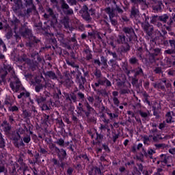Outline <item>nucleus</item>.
<instances>
[{
    "instance_id": "f257e3e1",
    "label": "nucleus",
    "mask_w": 175,
    "mask_h": 175,
    "mask_svg": "<svg viewBox=\"0 0 175 175\" xmlns=\"http://www.w3.org/2000/svg\"><path fill=\"white\" fill-rule=\"evenodd\" d=\"M154 43L157 44H164V46H169V41L167 40H163L162 34L158 31V38H155Z\"/></svg>"
},
{
    "instance_id": "f03ea898",
    "label": "nucleus",
    "mask_w": 175,
    "mask_h": 175,
    "mask_svg": "<svg viewBox=\"0 0 175 175\" xmlns=\"http://www.w3.org/2000/svg\"><path fill=\"white\" fill-rule=\"evenodd\" d=\"M10 85L14 92H17L20 90V87H21V82L18 78H16L15 82H11Z\"/></svg>"
},
{
    "instance_id": "7ed1b4c3",
    "label": "nucleus",
    "mask_w": 175,
    "mask_h": 175,
    "mask_svg": "<svg viewBox=\"0 0 175 175\" xmlns=\"http://www.w3.org/2000/svg\"><path fill=\"white\" fill-rule=\"evenodd\" d=\"M105 12L109 14L112 25H117V21L113 20V17H114V12L113 10L110 8H107Z\"/></svg>"
},
{
    "instance_id": "20e7f679",
    "label": "nucleus",
    "mask_w": 175,
    "mask_h": 175,
    "mask_svg": "<svg viewBox=\"0 0 175 175\" xmlns=\"http://www.w3.org/2000/svg\"><path fill=\"white\" fill-rule=\"evenodd\" d=\"M29 95V92H27V90H23L19 95H18V98L21 99V98H27V100H29L31 105H33V100H31Z\"/></svg>"
},
{
    "instance_id": "39448f33",
    "label": "nucleus",
    "mask_w": 175,
    "mask_h": 175,
    "mask_svg": "<svg viewBox=\"0 0 175 175\" xmlns=\"http://www.w3.org/2000/svg\"><path fill=\"white\" fill-rule=\"evenodd\" d=\"M173 116H174V112H167V113L165 114V121L167 124H172V122H174V120H173Z\"/></svg>"
},
{
    "instance_id": "423d86ee",
    "label": "nucleus",
    "mask_w": 175,
    "mask_h": 175,
    "mask_svg": "<svg viewBox=\"0 0 175 175\" xmlns=\"http://www.w3.org/2000/svg\"><path fill=\"white\" fill-rule=\"evenodd\" d=\"M124 32L126 33V36H128L129 40L132 38V36L135 34V31L131 27H124L123 29Z\"/></svg>"
},
{
    "instance_id": "0eeeda50",
    "label": "nucleus",
    "mask_w": 175,
    "mask_h": 175,
    "mask_svg": "<svg viewBox=\"0 0 175 175\" xmlns=\"http://www.w3.org/2000/svg\"><path fill=\"white\" fill-rule=\"evenodd\" d=\"M62 9L66 10V11H64V13L66 14H73V10L69 8V5L64 1H63L62 4Z\"/></svg>"
},
{
    "instance_id": "6e6552de",
    "label": "nucleus",
    "mask_w": 175,
    "mask_h": 175,
    "mask_svg": "<svg viewBox=\"0 0 175 175\" xmlns=\"http://www.w3.org/2000/svg\"><path fill=\"white\" fill-rule=\"evenodd\" d=\"M161 161H157V165H159V163H161L163 165V166H165V165H167L168 158L166 157V155L161 154Z\"/></svg>"
},
{
    "instance_id": "1a4fd4ad",
    "label": "nucleus",
    "mask_w": 175,
    "mask_h": 175,
    "mask_svg": "<svg viewBox=\"0 0 175 175\" xmlns=\"http://www.w3.org/2000/svg\"><path fill=\"white\" fill-rule=\"evenodd\" d=\"M14 2L15 3L13 7L14 10L17 11L23 8V2H21V0H14Z\"/></svg>"
},
{
    "instance_id": "9d476101",
    "label": "nucleus",
    "mask_w": 175,
    "mask_h": 175,
    "mask_svg": "<svg viewBox=\"0 0 175 175\" xmlns=\"http://www.w3.org/2000/svg\"><path fill=\"white\" fill-rule=\"evenodd\" d=\"M143 27L148 36H151L152 35V27H150V24L147 23L146 25H143Z\"/></svg>"
},
{
    "instance_id": "9b49d317",
    "label": "nucleus",
    "mask_w": 175,
    "mask_h": 175,
    "mask_svg": "<svg viewBox=\"0 0 175 175\" xmlns=\"http://www.w3.org/2000/svg\"><path fill=\"white\" fill-rule=\"evenodd\" d=\"M58 157L60 161H64L66 159V151H65L64 149L60 150L58 154Z\"/></svg>"
},
{
    "instance_id": "f8f14e48",
    "label": "nucleus",
    "mask_w": 175,
    "mask_h": 175,
    "mask_svg": "<svg viewBox=\"0 0 175 175\" xmlns=\"http://www.w3.org/2000/svg\"><path fill=\"white\" fill-rule=\"evenodd\" d=\"M157 18H159L160 21H162V23H166V21L169 20V15L165 14L159 17L154 16V20H157Z\"/></svg>"
},
{
    "instance_id": "ddd939ff",
    "label": "nucleus",
    "mask_w": 175,
    "mask_h": 175,
    "mask_svg": "<svg viewBox=\"0 0 175 175\" xmlns=\"http://www.w3.org/2000/svg\"><path fill=\"white\" fill-rule=\"evenodd\" d=\"M128 42V40H126L125 38V36H118V43H122V44H126Z\"/></svg>"
},
{
    "instance_id": "4468645a",
    "label": "nucleus",
    "mask_w": 175,
    "mask_h": 175,
    "mask_svg": "<svg viewBox=\"0 0 175 175\" xmlns=\"http://www.w3.org/2000/svg\"><path fill=\"white\" fill-rule=\"evenodd\" d=\"M62 23L64 24L65 28H69V17L66 16L62 20Z\"/></svg>"
},
{
    "instance_id": "2eb2a0df",
    "label": "nucleus",
    "mask_w": 175,
    "mask_h": 175,
    "mask_svg": "<svg viewBox=\"0 0 175 175\" xmlns=\"http://www.w3.org/2000/svg\"><path fill=\"white\" fill-rule=\"evenodd\" d=\"M143 140L144 144L146 146H150V144H151V137L144 136Z\"/></svg>"
},
{
    "instance_id": "dca6fc26",
    "label": "nucleus",
    "mask_w": 175,
    "mask_h": 175,
    "mask_svg": "<svg viewBox=\"0 0 175 175\" xmlns=\"http://www.w3.org/2000/svg\"><path fill=\"white\" fill-rule=\"evenodd\" d=\"M46 76L52 79L53 80H55L57 79V75L53 71H49L46 72Z\"/></svg>"
},
{
    "instance_id": "f3484780",
    "label": "nucleus",
    "mask_w": 175,
    "mask_h": 175,
    "mask_svg": "<svg viewBox=\"0 0 175 175\" xmlns=\"http://www.w3.org/2000/svg\"><path fill=\"white\" fill-rule=\"evenodd\" d=\"M12 24L14 27V31H16V29H17V26L18 25V24H20V20H18L17 18H14L12 21Z\"/></svg>"
},
{
    "instance_id": "a211bd4d",
    "label": "nucleus",
    "mask_w": 175,
    "mask_h": 175,
    "mask_svg": "<svg viewBox=\"0 0 175 175\" xmlns=\"http://www.w3.org/2000/svg\"><path fill=\"white\" fill-rule=\"evenodd\" d=\"M81 12H83V13L86 14V19L88 20V18H90V14H88V7H87V5H83Z\"/></svg>"
},
{
    "instance_id": "6ab92c4d",
    "label": "nucleus",
    "mask_w": 175,
    "mask_h": 175,
    "mask_svg": "<svg viewBox=\"0 0 175 175\" xmlns=\"http://www.w3.org/2000/svg\"><path fill=\"white\" fill-rule=\"evenodd\" d=\"M8 109L10 111H12V112L18 111V107L16 105H14V106L11 105L8 107Z\"/></svg>"
},
{
    "instance_id": "aec40b11",
    "label": "nucleus",
    "mask_w": 175,
    "mask_h": 175,
    "mask_svg": "<svg viewBox=\"0 0 175 175\" xmlns=\"http://www.w3.org/2000/svg\"><path fill=\"white\" fill-rule=\"evenodd\" d=\"M45 99L42 96H38L36 98V101L38 102V105H42L43 102H44Z\"/></svg>"
},
{
    "instance_id": "412c9836",
    "label": "nucleus",
    "mask_w": 175,
    "mask_h": 175,
    "mask_svg": "<svg viewBox=\"0 0 175 175\" xmlns=\"http://www.w3.org/2000/svg\"><path fill=\"white\" fill-rule=\"evenodd\" d=\"M3 125L5 126V132H8V131H10V126H9V124H8V122L6 121H4L3 122Z\"/></svg>"
},
{
    "instance_id": "4be33fe9",
    "label": "nucleus",
    "mask_w": 175,
    "mask_h": 175,
    "mask_svg": "<svg viewBox=\"0 0 175 175\" xmlns=\"http://www.w3.org/2000/svg\"><path fill=\"white\" fill-rule=\"evenodd\" d=\"M154 55H161V49L155 48L154 49Z\"/></svg>"
},
{
    "instance_id": "5701e85b",
    "label": "nucleus",
    "mask_w": 175,
    "mask_h": 175,
    "mask_svg": "<svg viewBox=\"0 0 175 175\" xmlns=\"http://www.w3.org/2000/svg\"><path fill=\"white\" fill-rule=\"evenodd\" d=\"M138 13V11L136 8H135V7H133L131 9V15L132 16H137Z\"/></svg>"
},
{
    "instance_id": "b1692460",
    "label": "nucleus",
    "mask_w": 175,
    "mask_h": 175,
    "mask_svg": "<svg viewBox=\"0 0 175 175\" xmlns=\"http://www.w3.org/2000/svg\"><path fill=\"white\" fill-rule=\"evenodd\" d=\"M24 143H29L31 142V136L27 135L23 138Z\"/></svg>"
},
{
    "instance_id": "393cba45",
    "label": "nucleus",
    "mask_w": 175,
    "mask_h": 175,
    "mask_svg": "<svg viewBox=\"0 0 175 175\" xmlns=\"http://www.w3.org/2000/svg\"><path fill=\"white\" fill-rule=\"evenodd\" d=\"M5 165H3L2 162L0 161V173H5Z\"/></svg>"
},
{
    "instance_id": "a878e982",
    "label": "nucleus",
    "mask_w": 175,
    "mask_h": 175,
    "mask_svg": "<svg viewBox=\"0 0 175 175\" xmlns=\"http://www.w3.org/2000/svg\"><path fill=\"white\" fill-rule=\"evenodd\" d=\"M56 144L62 146L64 144H65V141H64L62 139H59L56 142Z\"/></svg>"
},
{
    "instance_id": "bb28decb",
    "label": "nucleus",
    "mask_w": 175,
    "mask_h": 175,
    "mask_svg": "<svg viewBox=\"0 0 175 175\" xmlns=\"http://www.w3.org/2000/svg\"><path fill=\"white\" fill-rule=\"evenodd\" d=\"M154 87H157L159 90H162L163 91H165V85H162L161 83L155 85Z\"/></svg>"
},
{
    "instance_id": "cd10ccee",
    "label": "nucleus",
    "mask_w": 175,
    "mask_h": 175,
    "mask_svg": "<svg viewBox=\"0 0 175 175\" xmlns=\"http://www.w3.org/2000/svg\"><path fill=\"white\" fill-rule=\"evenodd\" d=\"M154 152V150L152 149H150L148 151L147 157H149V158L152 159V154Z\"/></svg>"
},
{
    "instance_id": "c85d7f7f",
    "label": "nucleus",
    "mask_w": 175,
    "mask_h": 175,
    "mask_svg": "<svg viewBox=\"0 0 175 175\" xmlns=\"http://www.w3.org/2000/svg\"><path fill=\"white\" fill-rule=\"evenodd\" d=\"M113 100L114 105H116V106H118V105H120V100H118V98H117L116 97H114L113 98Z\"/></svg>"
},
{
    "instance_id": "c756f323",
    "label": "nucleus",
    "mask_w": 175,
    "mask_h": 175,
    "mask_svg": "<svg viewBox=\"0 0 175 175\" xmlns=\"http://www.w3.org/2000/svg\"><path fill=\"white\" fill-rule=\"evenodd\" d=\"M170 44L172 49H175V40H170Z\"/></svg>"
},
{
    "instance_id": "7c9ffc66",
    "label": "nucleus",
    "mask_w": 175,
    "mask_h": 175,
    "mask_svg": "<svg viewBox=\"0 0 175 175\" xmlns=\"http://www.w3.org/2000/svg\"><path fill=\"white\" fill-rule=\"evenodd\" d=\"M174 49H167L165 51V54H173Z\"/></svg>"
},
{
    "instance_id": "2f4dec72",
    "label": "nucleus",
    "mask_w": 175,
    "mask_h": 175,
    "mask_svg": "<svg viewBox=\"0 0 175 175\" xmlns=\"http://www.w3.org/2000/svg\"><path fill=\"white\" fill-rule=\"evenodd\" d=\"M6 75H8V72H5L4 75H1V81H0V84L5 83V77H6Z\"/></svg>"
},
{
    "instance_id": "473e14b6",
    "label": "nucleus",
    "mask_w": 175,
    "mask_h": 175,
    "mask_svg": "<svg viewBox=\"0 0 175 175\" xmlns=\"http://www.w3.org/2000/svg\"><path fill=\"white\" fill-rule=\"evenodd\" d=\"M143 74V70L142 68H138L137 70L135 71V75L137 76L138 75H142Z\"/></svg>"
},
{
    "instance_id": "72a5a7b5",
    "label": "nucleus",
    "mask_w": 175,
    "mask_h": 175,
    "mask_svg": "<svg viewBox=\"0 0 175 175\" xmlns=\"http://www.w3.org/2000/svg\"><path fill=\"white\" fill-rule=\"evenodd\" d=\"M32 10H35V7L33 5L32 8H28L27 10V14L28 16V14H29V13H31L32 12Z\"/></svg>"
},
{
    "instance_id": "f704fd0d",
    "label": "nucleus",
    "mask_w": 175,
    "mask_h": 175,
    "mask_svg": "<svg viewBox=\"0 0 175 175\" xmlns=\"http://www.w3.org/2000/svg\"><path fill=\"white\" fill-rule=\"evenodd\" d=\"M131 64H136L137 62V59L135 57H132L130 59Z\"/></svg>"
},
{
    "instance_id": "c9c22d12",
    "label": "nucleus",
    "mask_w": 175,
    "mask_h": 175,
    "mask_svg": "<svg viewBox=\"0 0 175 175\" xmlns=\"http://www.w3.org/2000/svg\"><path fill=\"white\" fill-rule=\"evenodd\" d=\"M154 116H156V118L158 119L159 117H161V113L157 112V111H154Z\"/></svg>"
},
{
    "instance_id": "e433bc0d",
    "label": "nucleus",
    "mask_w": 175,
    "mask_h": 175,
    "mask_svg": "<svg viewBox=\"0 0 175 175\" xmlns=\"http://www.w3.org/2000/svg\"><path fill=\"white\" fill-rule=\"evenodd\" d=\"M154 72L159 75V74L162 73V69H161V68H157L154 70Z\"/></svg>"
},
{
    "instance_id": "4c0bfd02",
    "label": "nucleus",
    "mask_w": 175,
    "mask_h": 175,
    "mask_svg": "<svg viewBox=\"0 0 175 175\" xmlns=\"http://www.w3.org/2000/svg\"><path fill=\"white\" fill-rule=\"evenodd\" d=\"M23 61L29 65V66H31V59H24Z\"/></svg>"
},
{
    "instance_id": "58836bf2",
    "label": "nucleus",
    "mask_w": 175,
    "mask_h": 175,
    "mask_svg": "<svg viewBox=\"0 0 175 175\" xmlns=\"http://www.w3.org/2000/svg\"><path fill=\"white\" fill-rule=\"evenodd\" d=\"M23 114L25 118H27V117H29V113H28V111H27V110L23 111Z\"/></svg>"
},
{
    "instance_id": "ea45409f",
    "label": "nucleus",
    "mask_w": 175,
    "mask_h": 175,
    "mask_svg": "<svg viewBox=\"0 0 175 175\" xmlns=\"http://www.w3.org/2000/svg\"><path fill=\"white\" fill-rule=\"evenodd\" d=\"M133 3H143V0H131Z\"/></svg>"
},
{
    "instance_id": "a19ab883",
    "label": "nucleus",
    "mask_w": 175,
    "mask_h": 175,
    "mask_svg": "<svg viewBox=\"0 0 175 175\" xmlns=\"http://www.w3.org/2000/svg\"><path fill=\"white\" fill-rule=\"evenodd\" d=\"M168 151H169L170 154H172V155L175 154V148L169 149Z\"/></svg>"
},
{
    "instance_id": "79ce46f5",
    "label": "nucleus",
    "mask_w": 175,
    "mask_h": 175,
    "mask_svg": "<svg viewBox=\"0 0 175 175\" xmlns=\"http://www.w3.org/2000/svg\"><path fill=\"white\" fill-rule=\"evenodd\" d=\"M105 83L107 84V87H110V85H111V82L107 79H105Z\"/></svg>"
},
{
    "instance_id": "37998d69",
    "label": "nucleus",
    "mask_w": 175,
    "mask_h": 175,
    "mask_svg": "<svg viewBox=\"0 0 175 175\" xmlns=\"http://www.w3.org/2000/svg\"><path fill=\"white\" fill-rule=\"evenodd\" d=\"M70 100H76V96H75L74 94H71L70 96Z\"/></svg>"
},
{
    "instance_id": "c03bdc74",
    "label": "nucleus",
    "mask_w": 175,
    "mask_h": 175,
    "mask_svg": "<svg viewBox=\"0 0 175 175\" xmlns=\"http://www.w3.org/2000/svg\"><path fill=\"white\" fill-rule=\"evenodd\" d=\"M42 109L43 110H50V107L47 106V105H42Z\"/></svg>"
},
{
    "instance_id": "a18cd8bd",
    "label": "nucleus",
    "mask_w": 175,
    "mask_h": 175,
    "mask_svg": "<svg viewBox=\"0 0 175 175\" xmlns=\"http://www.w3.org/2000/svg\"><path fill=\"white\" fill-rule=\"evenodd\" d=\"M32 172H33V175H39L38 174V170H36V168H33Z\"/></svg>"
},
{
    "instance_id": "49530a36",
    "label": "nucleus",
    "mask_w": 175,
    "mask_h": 175,
    "mask_svg": "<svg viewBox=\"0 0 175 175\" xmlns=\"http://www.w3.org/2000/svg\"><path fill=\"white\" fill-rule=\"evenodd\" d=\"M98 83H100V85H103V84H105V80L98 79Z\"/></svg>"
},
{
    "instance_id": "de8ad7c7",
    "label": "nucleus",
    "mask_w": 175,
    "mask_h": 175,
    "mask_svg": "<svg viewBox=\"0 0 175 175\" xmlns=\"http://www.w3.org/2000/svg\"><path fill=\"white\" fill-rule=\"evenodd\" d=\"M167 75H169V76H173V75H174V71L170 70L167 72Z\"/></svg>"
},
{
    "instance_id": "09e8293b",
    "label": "nucleus",
    "mask_w": 175,
    "mask_h": 175,
    "mask_svg": "<svg viewBox=\"0 0 175 175\" xmlns=\"http://www.w3.org/2000/svg\"><path fill=\"white\" fill-rule=\"evenodd\" d=\"M86 107L89 111H92V110H94V109H92V107H91L88 104L86 105Z\"/></svg>"
},
{
    "instance_id": "8fccbe9b",
    "label": "nucleus",
    "mask_w": 175,
    "mask_h": 175,
    "mask_svg": "<svg viewBox=\"0 0 175 175\" xmlns=\"http://www.w3.org/2000/svg\"><path fill=\"white\" fill-rule=\"evenodd\" d=\"M159 129H163L165 128V123H161L159 126Z\"/></svg>"
},
{
    "instance_id": "3c124183",
    "label": "nucleus",
    "mask_w": 175,
    "mask_h": 175,
    "mask_svg": "<svg viewBox=\"0 0 175 175\" xmlns=\"http://www.w3.org/2000/svg\"><path fill=\"white\" fill-rule=\"evenodd\" d=\"M67 173H68V174H72V173H73V169H72V168H68V171H67Z\"/></svg>"
},
{
    "instance_id": "603ef678",
    "label": "nucleus",
    "mask_w": 175,
    "mask_h": 175,
    "mask_svg": "<svg viewBox=\"0 0 175 175\" xmlns=\"http://www.w3.org/2000/svg\"><path fill=\"white\" fill-rule=\"evenodd\" d=\"M140 115L142 116V117H144V118L147 117V113L146 112H140Z\"/></svg>"
},
{
    "instance_id": "864d4df0",
    "label": "nucleus",
    "mask_w": 175,
    "mask_h": 175,
    "mask_svg": "<svg viewBox=\"0 0 175 175\" xmlns=\"http://www.w3.org/2000/svg\"><path fill=\"white\" fill-rule=\"evenodd\" d=\"M94 64L98 65V66H100V61H99V59H96L94 60Z\"/></svg>"
},
{
    "instance_id": "5fc2aeb1",
    "label": "nucleus",
    "mask_w": 175,
    "mask_h": 175,
    "mask_svg": "<svg viewBox=\"0 0 175 175\" xmlns=\"http://www.w3.org/2000/svg\"><path fill=\"white\" fill-rule=\"evenodd\" d=\"M42 88V86H36V92H39L40 91V89Z\"/></svg>"
},
{
    "instance_id": "6e6d98bb",
    "label": "nucleus",
    "mask_w": 175,
    "mask_h": 175,
    "mask_svg": "<svg viewBox=\"0 0 175 175\" xmlns=\"http://www.w3.org/2000/svg\"><path fill=\"white\" fill-rule=\"evenodd\" d=\"M96 173H98V174H101L102 172L100 171V169L96 168Z\"/></svg>"
},
{
    "instance_id": "4d7b16f0",
    "label": "nucleus",
    "mask_w": 175,
    "mask_h": 175,
    "mask_svg": "<svg viewBox=\"0 0 175 175\" xmlns=\"http://www.w3.org/2000/svg\"><path fill=\"white\" fill-rule=\"evenodd\" d=\"M143 147V144H138L137 145V150H140V148H142Z\"/></svg>"
},
{
    "instance_id": "13d9d810",
    "label": "nucleus",
    "mask_w": 175,
    "mask_h": 175,
    "mask_svg": "<svg viewBox=\"0 0 175 175\" xmlns=\"http://www.w3.org/2000/svg\"><path fill=\"white\" fill-rule=\"evenodd\" d=\"M5 105H7L8 106V108L10 107V106H12V104H10V103H9V101L8 100L5 101Z\"/></svg>"
},
{
    "instance_id": "bf43d9fd",
    "label": "nucleus",
    "mask_w": 175,
    "mask_h": 175,
    "mask_svg": "<svg viewBox=\"0 0 175 175\" xmlns=\"http://www.w3.org/2000/svg\"><path fill=\"white\" fill-rule=\"evenodd\" d=\"M48 12L49 15L53 16V10H51V8L48 9Z\"/></svg>"
},
{
    "instance_id": "052dcab7",
    "label": "nucleus",
    "mask_w": 175,
    "mask_h": 175,
    "mask_svg": "<svg viewBox=\"0 0 175 175\" xmlns=\"http://www.w3.org/2000/svg\"><path fill=\"white\" fill-rule=\"evenodd\" d=\"M120 172L122 173V172H125V167H120L119 169Z\"/></svg>"
},
{
    "instance_id": "680f3d73",
    "label": "nucleus",
    "mask_w": 175,
    "mask_h": 175,
    "mask_svg": "<svg viewBox=\"0 0 175 175\" xmlns=\"http://www.w3.org/2000/svg\"><path fill=\"white\" fill-rule=\"evenodd\" d=\"M112 95L113 96H118V92H113Z\"/></svg>"
},
{
    "instance_id": "e2e57ef3",
    "label": "nucleus",
    "mask_w": 175,
    "mask_h": 175,
    "mask_svg": "<svg viewBox=\"0 0 175 175\" xmlns=\"http://www.w3.org/2000/svg\"><path fill=\"white\" fill-rule=\"evenodd\" d=\"M165 85H166V88H170V87H172V83H167L165 84Z\"/></svg>"
},
{
    "instance_id": "0e129e2a",
    "label": "nucleus",
    "mask_w": 175,
    "mask_h": 175,
    "mask_svg": "<svg viewBox=\"0 0 175 175\" xmlns=\"http://www.w3.org/2000/svg\"><path fill=\"white\" fill-rule=\"evenodd\" d=\"M168 25H172L173 24V20L170 19L169 22H167Z\"/></svg>"
},
{
    "instance_id": "69168bd1",
    "label": "nucleus",
    "mask_w": 175,
    "mask_h": 175,
    "mask_svg": "<svg viewBox=\"0 0 175 175\" xmlns=\"http://www.w3.org/2000/svg\"><path fill=\"white\" fill-rule=\"evenodd\" d=\"M79 96H80L81 98H84V94L83 93H79Z\"/></svg>"
},
{
    "instance_id": "338daca9",
    "label": "nucleus",
    "mask_w": 175,
    "mask_h": 175,
    "mask_svg": "<svg viewBox=\"0 0 175 175\" xmlns=\"http://www.w3.org/2000/svg\"><path fill=\"white\" fill-rule=\"evenodd\" d=\"M108 116L110 117L111 120L113 118V113H108Z\"/></svg>"
},
{
    "instance_id": "774afa93",
    "label": "nucleus",
    "mask_w": 175,
    "mask_h": 175,
    "mask_svg": "<svg viewBox=\"0 0 175 175\" xmlns=\"http://www.w3.org/2000/svg\"><path fill=\"white\" fill-rule=\"evenodd\" d=\"M143 174H144V175H148V172H147V171H144Z\"/></svg>"
}]
</instances>
